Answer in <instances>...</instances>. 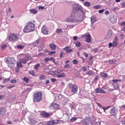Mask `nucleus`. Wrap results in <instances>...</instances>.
<instances>
[{
  "label": "nucleus",
  "mask_w": 125,
  "mask_h": 125,
  "mask_svg": "<svg viewBox=\"0 0 125 125\" xmlns=\"http://www.w3.org/2000/svg\"><path fill=\"white\" fill-rule=\"evenodd\" d=\"M41 115L43 118H49L50 117V114L48 112H43L41 114Z\"/></svg>",
  "instance_id": "nucleus-15"
},
{
  "label": "nucleus",
  "mask_w": 125,
  "mask_h": 125,
  "mask_svg": "<svg viewBox=\"0 0 125 125\" xmlns=\"http://www.w3.org/2000/svg\"><path fill=\"white\" fill-rule=\"evenodd\" d=\"M39 43H40V40L38 39L33 43V45H34V46H38Z\"/></svg>",
  "instance_id": "nucleus-22"
},
{
  "label": "nucleus",
  "mask_w": 125,
  "mask_h": 125,
  "mask_svg": "<svg viewBox=\"0 0 125 125\" xmlns=\"http://www.w3.org/2000/svg\"><path fill=\"white\" fill-rule=\"evenodd\" d=\"M43 54H44L43 53H41L38 54L37 55V57H40L41 56H42V55H43Z\"/></svg>",
  "instance_id": "nucleus-52"
},
{
  "label": "nucleus",
  "mask_w": 125,
  "mask_h": 125,
  "mask_svg": "<svg viewBox=\"0 0 125 125\" xmlns=\"http://www.w3.org/2000/svg\"><path fill=\"white\" fill-rule=\"evenodd\" d=\"M52 106L54 107V110H56V109H58L59 108H60V107L59 106V104H58L56 103L53 104Z\"/></svg>",
  "instance_id": "nucleus-20"
},
{
  "label": "nucleus",
  "mask_w": 125,
  "mask_h": 125,
  "mask_svg": "<svg viewBox=\"0 0 125 125\" xmlns=\"http://www.w3.org/2000/svg\"><path fill=\"white\" fill-rule=\"evenodd\" d=\"M96 103L98 105V107H99V108H102V105H101V104H100L98 103Z\"/></svg>",
  "instance_id": "nucleus-53"
},
{
  "label": "nucleus",
  "mask_w": 125,
  "mask_h": 125,
  "mask_svg": "<svg viewBox=\"0 0 125 125\" xmlns=\"http://www.w3.org/2000/svg\"><path fill=\"white\" fill-rule=\"evenodd\" d=\"M60 122L59 120H54L52 121H48L45 125H58Z\"/></svg>",
  "instance_id": "nucleus-8"
},
{
  "label": "nucleus",
  "mask_w": 125,
  "mask_h": 125,
  "mask_svg": "<svg viewBox=\"0 0 125 125\" xmlns=\"http://www.w3.org/2000/svg\"><path fill=\"white\" fill-rule=\"evenodd\" d=\"M78 10H80L81 12H83V8L82 7V6L78 7Z\"/></svg>",
  "instance_id": "nucleus-39"
},
{
  "label": "nucleus",
  "mask_w": 125,
  "mask_h": 125,
  "mask_svg": "<svg viewBox=\"0 0 125 125\" xmlns=\"http://www.w3.org/2000/svg\"><path fill=\"white\" fill-rule=\"evenodd\" d=\"M50 61H52L54 62V64H56L55 62V59H54V58H50Z\"/></svg>",
  "instance_id": "nucleus-43"
},
{
  "label": "nucleus",
  "mask_w": 125,
  "mask_h": 125,
  "mask_svg": "<svg viewBox=\"0 0 125 125\" xmlns=\"http://www.w3.org/2000/svg\"><path fill=\"white\" fill-rule=\"evenodd\" d=\"M69 89H71V92L73 94H76L78 92V86L75 84H68Z\"/></svg>",
  "instance_id": "nucleus-5"
},
{
  "label": "nucleus",
  "mask_w": 125,
  "mask_h": 125,
  "mask_svg": "<svg viewBox=\"0 0 125 125\" xmlns=\"http://www.w3.org/2000/svg\"><path fill=\"white\" fill-rule=\"evenodd\" d=\"M101 77L102 78H106L107 77H108V74L105 73V72H101L100 74Z\"/></svg>",
  "instance_id": "nucleus-18"
},
{
  "label": "nucleus",
  "mask_w": 125,
  "mask_h": 125,
  "mask_svg": "<svg viewBox=\"0 0 125 125\" xmlns=\"http://www.w3.org/2000/svg\"><path fill=\"white\" fill-rule=\"evenodd\" d=\"M114 41L115 42H119V39H118V36H115L114 38Z\"/></svg>",
  "instance_id": "nucleus-55"
},
{
  "label": "nucleus",
  "mask_w": 125,
  "mask_h": 125,
  "mask_svg": "<svg viewBox=\"0 0 125 125\" xmlns=\"http://www.w3.org/2000/svg\"><path fill=\"white\" fill-rule=\"evenodd\" d=\"M29 75H31L33 77H36V75L35 74V71L34 70H30L28 71Z\"/></svg>",
  "instance_id": "nucleus-23"
},
{
  "label": "nucleus",
  "mask_w": 125,
  "mask_h": 125,
  "mask_svg": "<svg viewBox=\"0 0 125 125\" xmlns=\"http://www.w3.org/2000/svg\"><path fill=\"white\" fill-rule=\"evenodd\" d=\"M105 11V9H103L102 10H100L99 11V13H103V12H104V11Z\"/></svg>",
  "instance_id": "nucleus-51"
},
{
  "label": "nucleus",
  "mask_w": 125,
  "mask_h": 125,
  "mask_svg": "<svg viewBox=\"0 0 125 125\" xmlns=\"http://www.w3.org/2000/svg\"><path fill=\"white\" fill-rule=\"evenodd\" d=\"M51 82H52V83H55V82H56L57 80L55 78H53L51 79Z\"/></svg>",
  "instance_id": "nucleus-58"
},
{
  "label": "nucleus",
  "mask_w": 125,
  "mask_h": 125,
  "mask_svg": "<svg viewBox=\"0 0 125 125\" xmlns=\"http://www.w3.org/2000/svg\"><path fill=\"white\" fill-rule=\"evenodd\" d=\"M95 91L97 93H106V92H105L104 90L102 89V88H97L96 89Z\"/></svg>",
  "instance_id": "nucleus-14"
},
{
  "label": "nucleus",
  "mask_w": 125,
  "mask_h": 125,
  "mask_svg": "<svg viewBox=\"0 0 125 125\" xmlns=\"http://www.w3.org/2000/svg\"><path fill=\"white\" fill-rule=\"evenodd\" d=\"M17 66L18 68H22V67H23V65H22V62H17Z\"/></svg>",
  "instance_id": "nucleus-27"
},
{
  "label": "nucleus",
  "mask_w": 125,
  "mask_h": 125,
  "mask_svg": "<svg viewBox=\"0 0 125 125\" xmlns=\"http://www.w3.org/2000/svg\"><path fill=\"white\" fill-rule=\"evenodd\" d=\"M2 49H5V48H6V45H3L2 47H1Z\"/></svg>",
  "instance_id": "nucleus-63"
},
{
  "label": "nucleus",
  "mask_w": 125,
  "mask_h": 125,
  "mask_svg": "<svg viewBox=\"0 0 125 125\" xmlns=\"http://www.w3.org/2000/svg\"><path fill=\"white\" fill-rule=\"evenodd\" d=\"M117 62V61L116 60H111L109 61V63L110 64H115Z\"/></svg>",
  "instance_id": "nucleus-30"
},
{
  "label": "nucleus",
  "mask_w": 125,
  "mask_h": 125,
  "mask_svg": "<svg viewBox=\"0 0 125 125\" xmlns=\"http://www.w3.org/2000/svg\"><path fill=\"white\" fill-rule=\"evenodd\" d=\"M84 5L85 6H88V7H89L90 6V3L89 2H86L85 1L84 3Z\"/></svg>",
  "instance_id": "nucleus-33"
},
{
  "label": "nucleus",
  "mask_w": 125,
  "mask_h": 125,
  "mask_svg": "<svg viewBox=\"0 0 125 125\" xmlns=\"http://www.w3.org/2000/svg\"><path fill=\"white\" fill-rule=\"evenodd\" d=\"M66 21L71 23H81V22L83 21V18L80 20L76 19V15L74 12H72L71 13L70 17L67 19Z\"/></svg>",
  "instance_id": "nucleus-2"
},
{
  "label": "nucleus",
  "mask_w": 125,
  "mask_h": 125,
  "mask_svg": "<svg viewBox=\"0 0 125 125\" xmlns=\"http://www.w3.org/2000/svg\"><path fill=\"white\" fill-rule=\"evenodd\" d=\"M49 47L52 50H56V45L54 44H50L49 45Z\"/></svg>",
  "instance_id": "nucleus-19"
},
{
  "label": "nucleus",
  "mask_w": 125,
  "mask_h": 125,
  "mask_svg": "<svg viewBox=\"0 0 125 125\" xmlns=\"http://www.w3.org/2000/svg\"><path fill=\"white\" fill-rule=\"evenodd\" d=\"M94 8H95V9H98V8H100V5H98L97 6H94Z\"/></svg>",
  "instance_id": "nucleus-49"
},
{
  "label": "nucleus",
  "mask_w": 125,
  "mask_h": 125,
  "mask_svg": "<svg viewBox=\"0 0 125 125\" xmlns=\"http://www.w3.org/2000/svg\"><path fill=\"white\" fill-rule=\"evenodd\" d=\"M63 50H65L67 53H71L73 52V49H71V46H68L64 47Z\"/></svg>",
  "instance_id": "nucleus-13"
},
{
  "label": "nucleus",
  "mask_w": 125,
  "mask_h": 125,
  "mask_svg": "<svg viewBox=\"0 0 125 125\" xmlns=\"http://www.w3.org/2000/svg\"><path fill=\"white\" fill-rule=\"evenodd\" d=\"M118 111L116 110V107H114L111 108V110L110 111V114L112 115V116H114V117H116L117 116V113Z\"/></svg>",
  "instance_id": "nucleus-12"
},
{
  "label": "nucleus",
  "mask_w": 125,
  "mask_h": 125,
  "mask_svg": "<svg viewBox=\"0 0 125 125\" xmlns=\"http://www.w3.org/2000/svg\"><path fill=\"white\" fill-rule=\"evenodd\" d=\"M52 73H53V75H54V76L58 75V73H57V70L54 71H52Z\"/></svg>",
  "instance_id": "nucleus-41"
},
{
  "label": "nucleus",
  "mask_w": 125,
  "mask_h": 125,
  "mask_svg": "<svg viewBox=\"0 0 125 125\" xmlns=\"http://www.w3.org/2000/svg\"><path fill=\"white\" fill-rule=\"evenodd\" d=\"M64 55H65V54L64 53V52L63 51H61V54L60 55V57L61 58H62L63 57V56H64Z\"/></svg>",
  "instance_id": "nucleus-37"
},
{
  "label": "nucleus",
  "mask_w": 125,
  "mask_h": 125,
  "mask_svg": "<svg viewBox=\"0 0 125 125\" xmlns=\"http://www.w3.org/2000/svg\"><path fill=\"white\" fill-rule=\"evenodd\" d=\"M17 47L19 49H22V48H24V46H23V45H18Z\"/></svg>",
  "instance_id": "nucleus-45"
},
{
  "label": "nucleus",
  "mask_w": 125,
  "mask_h": 125,
  "mask_svg": "<svg viewBox=\"0 0 125 125\" xmlns=\"http://www.w3.org/2000/svg\"><path fill=\"white\" fill-rule=\"evenodd\" d=\"M109 108H111V106H108L107 107H102V109H103L104 113H106V110L107 109H109Z\"/></svg>",
  "instance_id": "nucleus-35"
},
{
  "label": "nucleus",
  "mask_w": 125,
  "mask_h": 125,
  "mask_svg": "<svg viewBox=\"0 0 125 125\" xmlns=\"http://www.w3.org/2000/svg\"><path fill=\"white\" fill-rule=\"evenodd\" d=\"M39 8V9H44V7L42 6H40Z\"/></svg>",
  "instance_id": "nucleus-64"
},
{
  "label": "nucleus",
  "mask_w": 125,
  "mask_h": 125,
  "mask_svg": "<svg viewBox=\"0 0 125 125\" xmlns=\"http://www.w3.org/2000/svg\"><path fill=\"white\" fill-rule=\"evenodd\" d=\"M17 82V81H16V80H13L11 81V83H16Z\"/></svg>",
  "instance_id": "nucleus-50"
},
{
  "label": "nucleus",
  "mask_w": 125,
  "mask_h": 125,
  "mask_svg": "<svg viewBox=\"0 0 125 125\" xmlns=\"http://www.w3.org/2000/svg\"><path fill=\"white\" fill-rule=\"evenodd\" d=\"M6 112V110L4 108H0V115H2L4 116L5 115V113Z\"/></svg>",
  "instance_id": "nucleus-17"
},
{
  "label": "nucleus",
  "mask_w": 125,
  "mask_h": 125,
  "mask_svg": "<svg viewBox=\"0 0 125 125\" xmlns=\"http://www.w3.org/2000/svg\"><path fill=\"white\" fill-rule=\"evenodd\" d=\"M32 59V57L29 54L25 55V58L20 59V62L22 63V64H26L27 63V61Z\"/></svg>",
  "instance_id": "nucleus-6"
},
{
  "label": "nucleus",
  "mask_w": 125,
  "mask_h": 125,
  "mask_svg": "<svg viewBox=\"0 0 125 125\" xmlns=\"http://www.w3.org/2000/svg\"><path fill=\"white\" fill-rule=\"evenodd\" d=\"M55 53H56V52H55V51H51V52H49L48 54H49V55H52L53 54H55Z\"/></svg>",
  "instance_id": "nucleus-40"
},
{
  "label": "nucleus",
  "mask_w": 125,
  "mask_h": 125,
  "mask_svg": "<svg viewBox=\"0 0 125 125\" xmlns=\"http://www.w3.org/2000/svg\"><path fill=\"white\" fill-rule=\"evenodd\" d=\"M10 81L9 78H5L3 80V83H8Z\"/></svg>",
  "instance_id": "nucleus-31"
},
{
  "label": "nucleus",
  "mask_w": 125,
  "mask_h": 125,
  "mask_svg": "<svg viewBox=\"0 0 125 125\" xmlns=\"http://www.w3.org/2000/svg\"><path fill=\"white\" fill-rule=\"evenodd\" d=\"M86 75L88 76H93L94 75V72L92 70H89L86 73Z\"/></svg>",
  "instance_id": "nucleus-21"
},
{
  "label": "nucleus",
  "mask_w": 125,
  "mask_h": 125,
  "mask_svg": "<svg viewBox=\"0 0 125 125\" xmlns=\"http://www.w3.org/2000/svg\"><path fill=\"white\" fill-rule=\"evenodd\" d=\"M12 58H5V61L6 63H8V64H9L10 60H12Z\"/></svg>",
  "instance_id": "nucleus-26"
},
{
  "label": "nucleus",
  "mask_w": 125,
  "mask_h": 125,
  "mask_svg": "<svg viewBox=\"0 0 125 125\" xmlns=\"http://www.w3.org/2000/svg\"><path fill=\"white\" fill-rule=\"evenodd\" d=\"M73 63L74 64H78V63H79V62H78V60H74L73 61Z\"/></svg>",
  "instance_id": "nucleus-42"
},
{
  "label": "nucleus",
  "mask_w": 125,
  "mask_h": 125,
  "mask_svg": "<svg viewBox=\"0 0 125 125\" xmlns=\"http://www.w3.org/2000/svg\"><path fill=\"white\" fill-rule=\"evenodd\" d=\"M120 26H125V21H123L122 22H121L120 23Z\"/></svg>",
  "instance_id": "nucleus-56"
},
{
  "label": "nucleus",
  "mask_w": 125,
  "mask_h": 125,
  "mask_svg": "<svg viewBox=\"0 0 125 125\" xmlns=\"http://www.w3.org/2000/svg\"><path fill=\"white\" fill-rule=\"evenodd\" d=\"M42 34H43V35H48L49 31L47 29L46 25H44L42 26Z\"/></svg>",
  "instance_id": "nucleus-9"
},
{
  "label": "nucleus",
  "mask_w": 125,
  "mask_h": 125,
  "mask_svg": "<svg viewBox=\"0 0 125 125\" xmlns=\"http://www.w3.org/2000/svg\"><path fill=\"white\" fill-rule=\"evenodd\" d=\"M35 31V23L32 21H28L23 29L24 33H31V32H34Z\"/></svg>",
  "instance_id": "nucleus-1"
},
{
  "label": "nucleus",
  "mask_w": 125,
  "mask_h": 125,
  "mask_svg": "<svg viewBox=\"0 0 125 125\" xmlns=\"http://www.w3.org/2000/svg\"><path fill=\"white\" fill-rule=\"evenodd\" d=\"M113 47L117 46L119 44V42L117 41H113L112 42Z\"/></svg>",
  "instance_id": "nucleus-25"
},
{
  "label": "nucleus",
  "mask_w": 125,
  "mask_h": 125,
  "mask_svg": "<svg viewBox=\"0 0 125 125\" xmlns=\"http://www.w3.org/2000/svg\"><path fill=\"white\" fill-rule=\"evenodd\" d=\"M98 80V76H96V77L94 79V81L96 82Z\"/></svg>",
  "instance_id": "nucleus-60"
},
{
  "label": "nucleus",
  "mask_w": 125,
  "mask_h": 125,
  "mask_svg": "<svg viewBox=\"0 0 125 125\" xmlns=\"http://www.w3.org/2000/svg\"><path fill=\"white\" fill-rule=\"evenodd\" d=\"M69 67H70V65L67 64L64 66V68H65V69H67V68H69Z\"/></svg>",
  "instance_id": "nucleus-61"
},
{
  "label": "nucleus",
  "mask_w": 125,
  "mask_h": 125,
  "mask_svg": "<svg viewBox=\"0 0 125 125\" xmlns=\"http://www.w3.org/2000/svg\"><path fill=\"white\" fill-rule=\"evenodd\" d=\"M85 39L86 42H91V36L89 34L85 35Z\"/></svg>",
  "instance_id": "nucleus-10"
},
{
  "label": "nucleus",
  "mask_w": 125,
  "mask_h": 125,
  "mask_svg": "<svg viewBox=\"0 0 125 125\" xmlns=\"http://www.w3.org/2000/svg\"><path fill=\"white\" fill-rule=\"evenodd\" d=\"M64 77H65V73H62V74L57 75V78H64Z\"/></svg>",
  "instance_id": "nucleus-28"
},
{
  "label": "nucleus",
  "mask_w": 125,
  "mask_h": 125,
  "mask_svg": "<svg viewBox=\"0 0 125 125\" xmlns=\"http://www.w3.org/2000/svg\"><path fill=\"white\" fill-rule=\"evenodd\" d=\"M39 67H41V64L40 63H37V64H36L35 66H34V69H35V70H39Z\"/></svg>",
  "instance_id": "nucleus-29"
},
{
  "label": "nucleus",
  "mask_w": 125,
  "mask_h": 125,
  "mask_svg": "<svg viewBox=\"0 0 125 125\" xmlns=\"http://www.w3.org/2000/svg\"><path fill=\"white\" fill-rule=\"evenodd\" d=\"M97 21V18L95 16H93L91 18V24L92 25H93V23H95Z\"/></svg>",
  "instance_id": "nucleus-16"
},
{
  "label": "nucleus",
  "mask_w": 125,
  "mask_h": 125,
  "mask_svg": "<svg viewBox=\"0 0 125 125\" xmlns=\"http://www.w3.org/2000/svg\"><path fill=\"white\" fill-rule=\"evenodd\" d=\"M77 118H76V117H73V118H72L71 119H70V121L73 122H76V121H77Z\"/></svg>",
  "instance_id": "nucleus-36"
},
{
  "label": "nucleus",
  "mask_w": 125,
  "mask_h": 125,
  "mask_svg": "<svg viewBox=\"0 0 125 125\" xmlns=\"http://www.w3.org/2000/svg\"><path fill=\"white\" fill-rule=\"evenodd\" d=\"M82 18H83V17L82 16H81L78 19H77L76 20H81V19H82Z\"/></svg>",
  "instance_id": "nucleus-57"
},
{
  "label": "nucleus",
  "mask_w": 125,
  "mask_h": 125,
  "mask_svg": "<svg viewBox=\"0 0 125 125\" xmlns=\"http://www.w3.org/2000/svg\"><path fill=\"white\" fill-rule=\"evenodd\" d=\"M109 20L110 22L112 23H115L117 22V18L115 17L114 15H111L109 18Z\"/></svg>",
  "instance_id": "nucleus-11"
},
{
  "label": "nucleus",
  "mask_w": 125,
  "mask_h": 125,
  "mask_svg": "<svg viewBox=\"0 0 125 125\" xmlns=\"http://www.w3.org/2000/svg\"><path fill=\"white\" fill-rule=\"evenodd\" d=\"M63 72V70H57V72L58 73V75H59L61 73H62Z\"/></svg>",
  "instance_id": "nucleus-48"
},
{
  "label": "nucleus",
  "mask_w": 125,
  "mask_h": 125,
  "mask_svg": "<svg viewBox=\"0 0 125 125\" xmlns=\"http://www.w3.org/2000/svg\"><path fill=\"white\" fill-rule=\"evenodd\" d=\"M112 82H113L112 85L114 87L115 89H119V84H117V83H119V82H122V80L121 79H119V80L113 79L112 80Z\"/></svg>",
  "instance_id": "nucleus-7"
},
{
  "label": "nucleus",
  "mask_w": 125,
  "mask_h": 125,
  "mask_svg": "<svg viewBox=\"0 0 125 125\" xmlns=\"http://www.w3.org/2000/svg\"><path fill=\"white\" fill-rule=\"evenodd\" d=\"M108 46H109V48H110V47H112V46H113V43H109L108 44Z\"/></svg>",
  "instance_id": "nucleus-62"
},
{
  "label": "nucleus",
  "mask_w": 125,
  "mask_h": 125,
  "mask_svg": "<svg viewBox=\"0 0 125 125\" xmlns=\"http://www.w3.org/2000/svg\"><path fill=\"white\" fill-rule=\"evenodd\" d=\"M44 61L45 62H48V61H50V58H46L45 59H44Z\"/></svg>",
  "instance_id": "nucleus-47"
},
{
  "label": "nucleus",
  "mask_w": 125,
  "mask_h": 125,
  "mask_svg": "<svg viewBox=\"0 0 125 125\" xmlns=\"http://www.w3.org/2000/svg\"><path fill=\"white\" fill-rule=\"evenodd\" d=\"M76 46H77V47H80V46H81V43H80V42H77L76 43Z\"/></svg>",
  "instance_id": "nucleus-38"
},
{
  "label": "nucleus",
  "mask_w": 125,
  "mask_h": 125,
  "mask_svg": "<svg viewBox=\"0 0 125 125\" xmlns=\"http://www.w3.org/2000/svg\"><path fill=\"white\" fill-rule=\"evenodd\" d=\"M42 100V92H37L34 94V102H41Z\"/></svg>",
  "instance_id": "nucleus-3"
},
{
  "label": "nucleus",
  "mask_w": 125,
  "mask_h": 125,
  "mask_svg": "<svg viewBox=\"0 0 125 125\" xmlns=\"http://www.w3.org/2000/svg\"><path fill=\"white\" fill-rule=\"evenodd\" d=\"M45 79V76H44V75H40V80H41V81H42L43 80H44Z\"/></svg>",
  "instance_id": "nucleus-32"
},
{
  "label": "nucleus",
  "mask_w": 125,
  "mask_h": 125,
  "mask_svg": "<svg viewBox=\"0 0 125 125\" xmlns=\"http://www.w3.org/2000/svg\"><path fill=\"white\" fill-rule=\"evenodd\" d=\"M13 62H14V58H12V60H10V63L13 64Z\"/></svg>",
  "instance_id": "nucleus-54"
},
{
  "label": "nucleus",
  "mask_w": 125,
  "mask_h": 125,
  "mask_svg": "<svg viewBox=\"0 0 125 125\" xmlns=\"http://www.w3.org/2000/svg\"><path fill=\"white\" fill-rule=\"evenodd\" d=\"M57 33H58V34H59L60 33H62V29H57Z\"/></svg>",
  "instance_id": "nucleus-44"
},
{
  "label": "nucleus",
  "mask_w": 125,
  "mask_h": 125,
  "mask_svg": "<svg viewBox=\"0 0 125 125\" xmlns=\"http://www.w3.org/2000/svg\"><path fill=\"white\" fill-rule=\"evenodd\" d=\"M30 12L32 14H36V13H38V11L35 9H31L30 10Z\"/></svg>",
  "instance_id": "nucleus-24"
},
{
  "label": "nucleus",
  "mask_w": 125,
  "mask_h": 125,
  "mask_svg": "<svg viewBox=\"0 0 125 125\" xmlns=\"http://www.w3.org/2000/svg\"><path fill=\"white\" fill-rule=\"evenodd\" d=\"M19 36H20L19 34L12 33L9 36V41L10 42H15V41L19 40Z\"/></svg>",
  "instance_id": "nucleus-4"
},
{
  "label": "nucleus",
  "mask_w": 125,
  "mask_h": 125,
  "mask_svg": "<svg viewBox=\"0 0 125 125\" xmlns=\"http://www.w3.org/2000/svg\"><path fill=\"white\" fill-rule=\"evenodd\" d=\"M82 69H83V72H86V71H87V70L86 69V67H85V66H83L82 67Z\"/></svg>",
  "instance_id": "nucleus-46"
},
{
  "label": "nucleus",
  "mask_w": 125,
  "mask_h": 125,
  "mask_svg": "<svg viewBox=\"0 0 125 125\" xmlns=\"http://www.w3.org/2000/svg\"><path fill=\"white\" fill-rule=\"evenodd\" d=\"M20 67H16L15 68V71L17 73L18 72H19V70H20V69L19 68Z\"/></svg>",
  "instance_id": "nucleus-59"
},
{
  "label": "nucleus",
  "mask_w": 125,
  "mask_h": 125,
  "mask_svg": "<svg viewBox=\"0 0 125 125\" xmlns=\"http://www.w3.org/2000/svg\"><path fill=\"white\" fill-rule=\"evenodd\" d=\"M23 81L24 82H25V83H29L30 80H29V79H28V78H27V77H24V78H23Z\"/></svg>",
  "instance_id": "nucleus-34"
}]
</instances>
